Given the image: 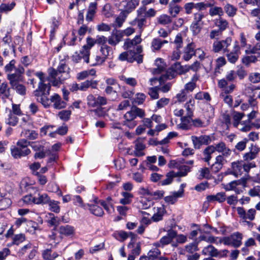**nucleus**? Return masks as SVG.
I'll use <instances>...</instances> for the list:
<instances>
[{
  "instance_id": "obj_1",
  "label": "nucleus",
  "mask_w": 260,
  "mask_h": 260,
  "mask_svg": "<svg viewBox=\"0 0 260 260\" xmlns=\"http://www.w3.org/2000/svg\"><path fill=\"white\" fill-rule=\"evenodd\" d=\"M35 75L40 79L38 88L34 92L37 101L45 108L49 107L51 103H53V106L55 109H61L65 108L67 106L66 102L62 100L59 94L54 93L50 99L47 98V95L49 94L51 85L49 83H45L47 79L45 77L44 73L38 72L36 73Z\"/></svg>"
},
{
  "instance_id": "obj_2",
  "label": "nucleus",
  "mask_w": 260,
  "mask_h": 260,
  "mask_svg": "<svg viewBox=\"0 0 260 260\" xmlns=\"http://www.w3.org/2000/svg\"><path fill=\"white\" fill-rule=\"evenodd\" d=\"M172 69L174 71L172 74H171V72L167 71L165 73V74H162L159 78H151L150 79V85H154L157 81L159 82L160 84H161L165 80L171 79L173 78L175 73L179 75H182L188 72V65L181 66L179 62H176L173 64Z\"/></svg>"
},
{
  "instance_id": "obj_3",
  "label": "nucleus",
  "mask_w": 260,
  "mask_h": 260,
  "mask_svg": "<svg viewBox=\"0 0 260 260\" xmlns=\"http://www.w3.org/2000/svg\"><path fill=\"white\" fill-rule=\"evenodd\" d=\"M145 115V111L143 109L137 107H133L130 111H127L124 115L123 124L129 128H133L137 124V122L135 120L137 117L142 118L144 117Z\"/></svg>"
},
{
  "instance_id": "obj_4",
  "label": "nucleus",
  "mask_w": 260,
  "mask_h": 260,
  "mask_svg": "<svg viewBox=\"0 0 260 260\" xmlns=\"http://www.w3.org/2000/svg\"><path fill=\"white\" fill-rule=\"evenodd\" d=\"M194 103V100L190 99L189 100L184 104V107L186 109V113L185 116L181 118L180 123L177 125L178 128L181 129H188L189 128Z\"/></svg>"
},
{
  "instance_id": "obj_5",
  "label": "nucleus",
  "mask_w": 260,
  "mask_h": 260,
  "mask_svg": "<svg viewBox=\"0 0 260 260\" xmlns=\"http://www.w3.org/2000/svg\"><path fill=\"white\" fill-rule=\"evenodd\" d=\"M86 100L87 104L89 107H99L93 111L98 116H102L103 115V108L101 107L107 105L108 103L107 98L101 95L96 98L90 94L87 96Z\"/></svg>"
},
{
  "instance_id": "obj_6",
  "label": "nucleus",
  "mask_w": 260,
  "mask_h": 260,
  "mask_svg": "<svg viewBox=\"0 0 260 260\" xmlns=\"http://www.w3.org/2000/svg\"><path fill=\"white\" fill-rule=\"evenodd\" d=\"M246 178H243L240 180L232 181L225 185L224 188L225 190H234L236 193H242L246 187Z\"/></svg>"
},
{
  "instance_id": "obj_7",
  "label": "nucleus",
  "mask_w": 260,
  "mask_h": 260,
  "mask_svg": "<svg viewBox=\"0 0 260 260\" xmlns=\"http://www.w3.org/2000/svg\"><path fill=\"white\" fill-rule=\"evenodd\" d=\"M49 75L53 78L60 75L62 76L61 79L66 80L70 77L69 68L64 63H60L58 67L57 70L50 68L48 70Z\"/></svg>"
},
{
  "instance_id": "obj_8",
  "label": "nucleus",
  "mask_w": 260,
  "mask_h": 260,
  "mask_svg": "<svg viewBox=\"0 0 260 260\" xmlns=\"http://www.w3.org/2000/svg\"><path fill=\"white\" fill-rule=\"evenodd\" d=\"M232 39L230 38L225 40L216 41L213 44V51L214 52H218L223 50L224 52H229L228 47L230 46Z\"/></svg>"
},
{
  "instance_id": "obj_9",
  "label": "nucleus",
  "mask_w": 260,
  "mask_h": 260,
  "mask_svg": "<svg viewBox=\"0 0 260 260\" xmlns=\"http://www.w3.org/2000/svg\"><path fill=\"white\" fill-rule=\"evenodd\" d=\"M180 161L177 160H171L169 163V167L170 168L179 169V171L176 172L178 174L177 177L185 176L190 171V167L186 165H180Z\"/></svg>"
},
{
  "instance_id": "obj_10",
  "label": "nucleus",
  "mask_w": 260,
  "mask_h": 260,
  "mask_svg": "<svg viewBox=\"0 0 260 260\" xmlns=\"http://www.w3.org/2000/svg\"><path fill=\"white\" fill-rule=\"evenodd\" d=\"M95 44V39L90 37L86 39V44L82 47L81 50V53L83 55L84 58V61L89 62V56L90 49Z\"/></svg>"
},
{
  "instance_id": "obj_11",
  "label": "nucleus",
  "mask_w": 260,
  "mask_h": 260,
  "mask_svg": "<svg viewBox=\"0 0 260 260\" xmlns=\"http://www.w3.org/2000/svg\"><path fill=\"white\" fill-rule=\"evenodd\" d=\"M9 194L8 191L6 190L3 187H0V210L7 208L11 204Z\"/></svg>"
},
{
  "instance_id": "obj_12",
  "label": "nucleus",
  "mask_w": 260,
  "mask_h": 260,
  "mask_svg": "<svg viewBox=\"0 0 260 260\" xmlns=\"http://www.w3.org/2000/svg\"><path fill=\"white\" fill-rule=\"evenodd\" d=\"M236 210L240 217L243 219L253 220L255 218L256 211L254 209H250L247 212H245L243 208L240 207H237Z\"/></svg>"
},
{
  "instance_id": "obj_13",
  "label": "nucleus",
  "mask_w": 260,
  "mask_h": 260,
  "mask_svg": "<svg viewBox=\"0 0 260 260\" xmlns=\"http://www.w3.org/2000/svg\"><path fill=\"white\" fill-rule=\"evenodd\" d=\"M139 0H125L121 2L123 13H129L133 11L139 5Z\"/></svg>"
},
{
  "instance_id": "obj_14",
  "label": "nucleus",
  "mask_w": 260,
  "mask_h": 260,
  "mask_svg": "<svg viewBox=\"0 0 260 260\" xmlns=\"http://www.w3.org/2000/svg\"><path fill=\"white\" fill-rule=\"evenodd\" d=\"M240 54V46L238 41H235L233 46V50L230 53L227 52L226 56L228 60L232 63H235Z\"/></svg>"
},
{
  "instance_id": "obj_15",
  "label": "nucleus",
  "mask_w": 260,
  "mask_h": 260,
  "mask_svg": "<svg viewBox=\"0 0 260 260\" xmlns=\"http://www.w3.org/2000/svg\"><path fill=\"white\" fill-rule=\"evenodd\" d=\"M145 11L146 8L145 7H141L138 9L137 10L138 16L135 19V22L137 23L139 28L140 29L141 32L143 30V27L145 25L146 23V17L143 15Z\"/></svg>"
},
{
  "instance_id": "obj_16",
  "label": "nucleus",
  "mask_w": 260,
  "mask_h": 260,
  "mask_svg": "<svg viewBox=\"0 0 260 260\" xmlns=\"http://www.w3.org/2000/svg\"><path fill=\"white\" fill-rule=\"evenodd\" d=\"M176 236V232L173 230L169 231L167 235L162 237L159 241V243H156L154 245L156 247L159 246L160 245L162 246L168 245L170 243L173 239Z\"/></svg>"
},
{
  "instance_id": "obj_17",
  "label": "nucleus",
  "mask_w": 260,
  "mask_h": 260,
  "mask_svg": "<svg viewBox=\"0 0 260 260\" xmlns=\"http://www.w3.org/2000/svg\"><path fill=\"white\" fill-rule=\"evenodd\" d=\"M166 211L163 205H159L153 208V215L152 219L155 222L159 221L162 219V217Z\"/></svg>"
},
{
  "instance_id": "obj_18",
  "label": "nucleus",
  "mask_w": 260,
  "mask_h": 260,
  "mask_svg": "<svg viewBox=\"0 0 260 260\" xmlns=\"http://www.w3.org/2000/svg\"><path fill=\"white\" fill-rule=\"evenodd\" d=\"M122 37V32L116 30L112 32L111 35L109 37L107 41L110 45L115 46L121 41Z\"/></svg>"
},
{
  "instance_id": "obj_19",
  "label": "nucleus",
  "mask_w": 260,
  "mask_h": 260,
  "mask_svg": "<svg viewBox=\"0 0 260 260\" xmlns=\"http://www.w3.org/2000/svg\"><path fill=\"white\" fill-rule=\"evenodd\" d=\"M215 150L225 157H229L232 153L231 150L223 142H220L215 145Z\"/></svg>"
},
{
  "instance_id": "obj_20",
  "label": "nucleus",
  "mask_w": 260,
  "mask_h": 260,
  "mask_svg": "<svg viewBox=\"0 0 260 260\" xmlns=\"http://www.w3.org/2000/svg\"><path fill=\"white\" fill-rule=\"evenodd\" d=\"M34 196L35 204H45L50 201V198L46 193H42L36 191L34 193Z\"/></svg>"
},
{
  "instance_id": "obj_21",
  "label": "nucleus",
  "mask_w": 260,
  "mask_h": 260,
  "mask_svg": "<svg viewBox=\"0 0 260 260\" xmlns=\"http://www.w3.org/2000/svg\"><path fill=\"white\" fill-rule=\"evenodd\" d=\"M195 45L193 43H188L184 48L183 54V58L185 61H188L194 55Z\"/></svg>"
},
{
  "instance_id": "obj_22",
  "label": "nucleus",
  "mask_w": 260,
  "mask_h": 260,
  "mask_svg": "<svg viewBox=\"0 0 260 260\" xmlns=\"http://www.w3.org/2000/svg\"><path fill=\"white\" fill-rule=\"evenodd\" d=\"M97 3L96 2H91L89 4L88 7V10L86 15V20L91 21L92 20L97 10Z\"/></svg>"
},
{
  "instance_id": "obj_23",
  "label": "nucleus",
  "mask_w": 260,
  "mask_h": 260,
  "mask_svg": "<svg viewBox=\"0 0 260 260\" xmlns=\"http://www.w3.org/2000/svg\"><path fill=\"white\" fill-rule=\"evenodd\" d=\"M99 205H100L99 201L98 202L96 201L93 204H88V206L92 214L97 216H102L104 214V211Z\"/></svg>"
},
{
  "instance_id": "obj_24",
  "label": "nucleus",
  "mask_w": 260,
  "mask_h": 260,
  "mask_svg": "<svg viewBox=\"0 0 260 260\" xmlns=\"http://www.w3.org/2000/svg\"><path fill=\"white\" fill-rule=\"evenodd\" d=\"M7 78L9 81L11 86H15L16 84L20 83V82L23 81L22 75H18L15 73L8 74Z\"/></svg>"
},
{
  "instance_id": "obj_25",
  "label": "nucleus",
  "mask_w": 260,
  "mask_h": 260,
  "mask_svg": "<svg viewBox=\"0 0 260 260\" xmlns=\"http://www.w3.org/2000/svg\"><path fill=\"white\" fill-rule=\"evenodd\" d=\"M187 97L188 93L186 92V90H184L183 89L181 90L174 98V106H177L185 102L187 100Z\"/></svg>"
},
{
  "instance_id": "obj_26",
  "label": "nucleus",
  "mask_w": 260,
  "mask_h": 260,
  "mask_svg": "<svg viewBox=\"0 0 260 260\" xmlns=\"http://www.w3.org/2000/svg\"><path fill=\"white\" fill-rule=\"evenodd\" d=\"M243 166L241 161H236L232 164V170L231 174L236 177L241 175L242 173Z\"/></svg>"
},
{
  "instance_id": "obj_27",
  "label": "nucleus",
  "mask_w": 260,
  "mask_h": 260,
  "mask_svg": "<svg viewBox=\"0 0 260 260\" xmlns=\"http://www.w3.org/2000/svg\"><path fill=\"white\" fill-rule=\"evenodd\" d=\"M30 152L29 149H25L23 150L19 148L18 147H14L11 149V154L12 156L17 158H19L21 156H24L29 154Z\"/></svg>"
},
{
  "instance_id": "obj_28",
  "label": "nucleus",
  "mask_w": 260,
  "mask_h": 260,
  "mask_svg": "<svg viewBox=\"0 0 260 260\" xmlns=\"http://www.w3.org/2000/svg\"><path fill=\"white\" fill-rule=\"evenodd\" d=\"M207 199L210 202L217 201L219 203H222L226 200V194L224 192H218L215 195L207 196Z\"/></svg>"
},
{
  "instance_id": "obj_29",
  "label": "nucleus",
  "mask_w": 260,
  "mask_h": 260,
  "mask_svg": "<svg viewBox=\"0 0 260 260\" xmlns=\"http://www.w3.org/2000/svg\"><path fill=\"white\" fill-rule=\"evenodd\" d=\"M145 145L141 140H137L135 142L134 154L136 156H141L144 155L143 150L145 149Z\"/></svg>"
},
{
  "instance_id": "obj_30",
  "label": "nucleus",
  "mask_w": 260,
  "mask_h": 260,
  "mask_svg": "<svg viewBox=\"0 0 260 260\" xmlns=\"http://www.w3.org/2000/svg\"><path fill=\"white\" fill-rule=\"evenodd\" d=\"M59 232L61 235H63L66 236H70L74 234L75 229L72 226L66 225L59 228Z\"/></svg>"
},
{
  "instance_id": "obj_31",
  "label": "nucleus",
  "mask_w": 260,
  "mask_h": 260,
  "mask_svg": "<svg viewBox=\"0 0 260 260\" xmlns=\"http://www.w3.org/2000/svg\"><path fill=\"white\" fill-rule=\"evenodd\" d=\"M122 198L120 199L119 203L122 205H128L132 202L133 194L129 192L122 191L121 193Z\"/></svg>"
},
{
  "instance_id": "obj_32",
  "label": "nucleus",
  "mask_w": 260,
  "mask_h": 260,
  "mask_svg": "<svg viewBox=\"0 0 260 260\" xmlns=\"http://www.w3.org/2000/svg\"><path fill=\"white\" fill-rule=\"evenodd\" d=\"M59 256L56 252H53L50 249L43 251L42 256L44 260H55Z\"/></svg>"
},
{
  "instance_id": "obj_33",
  "label": "nucleus",
  "mask_w": 260,
  "mask_h": 260,
  "mask_svg": "<svg viewBox=\"0 0 260 260\" xmlns=\"http://www.w3.org/2000/svg\"><path fill=\"white\" fill-rule=\"evenodd\" d=\"M156 68L154 69L153 74H161L165 72L166 69V64L161 58H157L155 60V62Z\"/></svg>"
},
{
  "instance_id": "obj_34",
  "label": "nucleus",
  "mask_w": 260,
  "mask_h": 260,
  "mask_svg": "<svg viewBox=\"0 0 260 260\" xmlns=\"http://www.w3.org/2000/svg\"><path fill=\"white\" fill-rule=\"evenodd\" d=\"M141 39L140 36H137L133 40H127L125 41L124 44V48L126 49H131L132 48H134L137 44L140 43Z\"/></svg>"
},
{
  "instance_id": "obj_35",
  "label": "nucleus",
  "mask_w": 260,
  "mask_h": 260,
  "mask_svg": "<svg viewBox=\"0 0 260 260\" xmlns=\"http://www.w3.org/2000/svg\"><path fill=\"white\" fill-rule=\"evenodd\" d=\"M182 8L173 3H170L169 5L168 12L173 17H176L180 13Z\"/></svg>"
},
{
  "instance_id": "obj_36",
  "label": "nucleus",
  "mask_w": 260,
  "mask_h": 260,
  "mask_svg": "<svg viewBox=\"0 0 260 260\" xmlns=\"http://www.w3.org/2000/svg\"><path fill=\"white\" fill-rule=\"evenodd\" d=\"M10 96V88L8 84L3 82L0 84V97L4 100L8 99Z\"/></svg>"
},
{
  "instance_id": "obj_37",
  "label": "nucleus",
  "mask_w": 260,
  "mask_h": 260,
  "mask_svg": "<svg viewBox=\"0 0 260 260\" xmlns=\"http://www.w3.org/2000/svg\"><path fill=\"white\" fill-rule=\"evenodd\" d=\"M182 192H174L172 195L166 197L164 200L169 204H173L177 201L178 198L182 196Z\"/></svg>"
},
{
  "instance_id": "obj_38",
  "label": "nucleus",
  "mask_w": 260,
  "mask_h": 260,
  "mask_svg": "<svg viewBox=\"0 0 260 260\" xmlns=\"http://www.w3.org/2000/svg\"><path fill=\"white\" fill-rule=\"evenodd\" d=\"M203 110L204 111L205 119H209L210 121V119L214 116V109L213 107L210 104L206 103Z\"/></svg>"
},
{
  "instance_id": "obj_39",
  "label": "nucleus",
  "mask_w": 260,
  "mask_h": 260,
  "mask_svg": "<svg viewBox=\"0 0 260 260\" xmlns=\"http://www.w3.org/2000/svg\"><path fill=\"white\" fill-rule=\"evenodd\" d=\"M215 151V146L211 145L207 147L204 151V160L209 163V160L211 158V154Z\"/></svg>"
},
{
  "instance_id": "obj_40",
  "label": "nucleus",
  "mask_w": 260,
  "mask_h": 260,
  "mask_svg": "<svg viewBox=\"0 0 260 260\" xmlns=\"http://www.w3.org/2000/svg\"><path fill=\"white\" fill-rule=\"evenodd\" d=\"M105 60V59L102 56H100L96 55L91 56L90 59H89V62L88 63H89L92 66H95L102 64Z\"/></svg>"
},
{
  "instance_id": "obj_41",
  "label": "nucleus",
  "mask_w": 260,
  "mask_h": 260,
  "mask_svg": "<svg viewBox=\"0 0 260 260\" xmlns=\"http://www.w3.org/2000/svg\"><path fill=\"white\" fill-rule=\"evenodd\" d=\"M44 76L45 78L47 79V81L45 82L46 83H50V81L52 82V85L54 86L58 87L60 86V85L61 84L62 82L64 80L61 79L62 76L58 75L55 78H53L52 77H51L49 75V77H46L45 76V74H44ZM50 85V84H49Z\"/></svg>"
},
{
  "instance_id": "obj_42",
  "label": "nucleus",
  "mask_w": 260,
  "mask_h": 260,
  "mask_svg": "<svg viewBox=\"0 0 260 260\" xmlns=\"http://www.w3.org/2000/svg\"><path fill=\"white\" fill-rule=\"evenodd\" d=\"M203 254L205 255H210L216 256L218 255V251L212 245H208L205 247L202 250Z\"/></svg>"
},
{
  "instance_id": "obj_43",
  "label": "nucleus",
  "mask_w": 260,
  "mask_h": 260,
  "mask_svg": "<svg viewBox=\"0 0 260 260\" xmlns=\"http://www.w3.org/2000/svg\"><path fill=\"white\" fill-rule=\"evenodd\" d=\"M18 121L17 115L11 112H9L7 118H6V123L11 126H15Z\"/></svg>"
},
{
  "instance_id": "obj_44",
  "label": "nucleus",
  "mask_w": 260,
  "mask_h": 260,
  "mask_svg": "<svg viewBox=\"0 0 260 260\" xmlns=\"http://www.w3.org/2000/svg\"><path fill=\"white\" fill-rule=\"evenodd\" d=\"M168 41L167 40H161L158 38L154 39L151 43V46L153 50H159L164 44H167Z\"/></svg>"
},
{
  "instance_id": "obj_45",
  "label": "nucleus",
  "mask_w": 260,
  "mask_h": 260,
  "mask_svg": "<svg viewBox=\"0 0 260 260\" xmlns=\"http://www.w3.org/2000/svg\"><path fill=\"white\" fill-rule=\"evenodd\" d=\"M142 51V48L140 46L137 47V52H135L134 50H132V53L131 58H133V61L136 60L138 63L142 62L143 57L142 55H140V53Z\"/></svg>"
},
{
  "instance_id": "obj_46",
  "label": "nucleus",
  "mask_w": 260,
  "mask_h": 260,
  "mask_svg": "<svg viewBox=\"0 0 260 260\" xmlns=\"http://www.w3.org/2000/svg\"><path fill=\"white\" fill-rule=\"evenodd\" d=\"M46 221L50 226H56L59 224V220L54 215L51 213H48L46 215Z\"/></svg>"
},
{
  "instance_id": "obj_47",
  "label": "nucleus",
  "mask_w": 260,
  "mask_h": 260,
  "mask_svg": "<svg viewBox=\"0 0 260 260\" xmlns=\"http://www.w3.org/2000/svg\"><path fill=\"white\" fill-rule=\"evenodd\" d=\"M100 52L105 60L113 53L112 48L107 45L101 46Z\"/></svg>"
},
{
  "instance_id": "obj_48",
  "label": "nucleus",
  "mask_w": 260,
  "mask_h": 260,
  "mask_svg": "<svg viewBox=\"0 0 260 260\" xmlns=\"http://www.w3.org/2000/svg\"><path fill=\"white\" fill-rule=\"evenodd\" d=\"M242 234L239 233H235L232 235V241L233 246L236 247H239L241 245Z\"/></svg>"
},
{
  "instance_id": "obj_49",
  "label": "nucleus",
  "mask_w": 260,
  "mask_h": 260,
  "mask_svg": "<svg viewBox=\"0 0 260 260\" xmlns=\"http://www.w3.org/2000/svg\"><path fill=\"white\" fill-rule=\"evenodd\" d=\"M96 74V71L94 69H92L89 70H86L79 73L77 74V78L79 80H83L88 76H94Z\"/></svg>"
},
{
  "instance_id": "obj_50",
  "label": "nucleus",
  "mask_w": 260,
  "mask_h": 260,
  "mask_svg": "<svg viewBox=\"0 0 260 260\" xmlns=\"http://www.w3.org/2000/svg\"><path fill=\"white\" fill-rule=\"evenodd\" d=\"M215 25L219 28V30L221 31L225 30L228 26V21L222 18L221 17L219 19L216 20L215 22Z\"/></svg>"
},
{
  "instance_id": "obj_51",
  "label": "nucleus",
  "mask_w": 260,
  "mask_h": 260,
  "mask_svg": "<svg viewBox=\"0 0 260 260\" xmlns=\"http://www.w3.org/2000/svg\"><path fill=\"white\" fill-rule=\"evenodd\" d=\"M21 136L26 137L30 140H35L38 138V133L35 131L24 129L21 132Z\"/></svg>"
},
{
  "instance_id": "obj_52",
  "label": "nucleus",
  "mask_w": 260,
  "mask_h": 260,
  "mask_svg": "<svg viewBox=\"0 0 260 260\" xmlns=\"http://www.w3.org/2000/svg\"><path fill=\"white\" fill-rule=\"evenodd\" d=\"M177 173H176L174 171H172L168 173L167 174V178L166 179L162 180L161 182V185H167L171 183L173 178L177 177Z\"/></svg>"
},
{
  "instance_id": "obj_53",
  "label": "nucleus",
  "mask_w": 260,
  "mask_h": 260,
  "mask_svg": "<svg viewBox=\"0 0 260 260\" xmlns=\"http://www.w3.org/2000/svg\"><path fill=\"white\" fill-rule=\"evenodd\" d=\"M132 50L129 49L128 51L124 52L120 54L118 58L121 61L128 60L129 62H133V59L131 58Z\"/></svg>"
},
{
  "instance_id": "obj_54",
  "label": "nucleus",
  "mask_w": 260,
  "mask_h": 260,
  "mask_svg": "<svg viewBox=\"0 0 260 260\" xmlns=\"http://www.w3.org/2000/svg\"><path fill=\"white\" fill-rule=\"evenodd\" d=\"M194 126L197 127H204L209 124L210 121L206 119V120H202L200 118H196L191 120Z\"/></svg>"
},
{
  "instance_id": "obj_55",
  "label": "nucleus",
  "mask_w": 260,
  "mask_h": 260,
  "mask_svg": "<svg viewBox=\"0 0 260 260\" xmlns=\"http://www.w3.org/2000/svg\"><path fill=\"white\" fill-rule=\"evenodd\" d=\"M249 81L253 84H257L260 82V73L252 72L248 76Z\"/></svg>"
},
{
  "instance_id": "obj_56",
  "label": "nucleus",
  "mask_w": 260,
  "mask_h": 260,
  "mask_svg": "<svg viewBox=\"0 0 260 260\" xmlns=\"http://www.w3.org/2000/svg\"><path fill=\"white\" fill-rule=\"evenodd\" d=\"M224 10L229 16L233 17L236 15L237 9L233 5L228 4L224 7Z\"/></svg>"
},
{
  "instance_id": "obj_57",
  "label": "nucleus",
  "mask_w": 260,
  "mask_h": 260,
  "mask_svg": "<svg viewBox=\"0 0 260 260\" xmlns=\"http://www.w3.org/2000/svg\"><path fill=\"white\" fill-rule=\"evenodd\" d=\"M21 201L23 205L35 204V196L31 194H27L22 198Z\"/></svg>"
},
{
  "instance_id": "obj_58",
  "label": "nucleus",
  "mask_w": 260,
  "mask_h": 260,
  "mask_svg": "<svg viewBox=\"0 0 260 260\" xmlns=\"http://www.w3.org/2000/svg\"><path fill=\"white\" fill-rule=\"evenodd\" d=\"M119 78L121 81H123L126 84L131 86H135L137 84V81L134 78H126L124 76L122 75L119 77Z\"/></svg>"
},
{
  "instance_id": "obj_59",
  "label": "nucleus",
  "mask_w": 260,
  "mask_h": 260,
  "mask_svg": "<svg viewBox=\"0 0 260 260\" xmlns=\"http://www.w3.org/2000/svg\"><path fill=\"white\" fill-rule=\"evenodd\" d=\"M47 204H49L50 209L52 212L59 213L60 211V207L59 206V202L54 200H50Z\"/></svg>"
},
{
  "instance_id": "obj_60",
  "label": "nucleus",
  "mask_w": 260,
  "mask_h": 260,
  "mask_svg": "<svg viewBox=\"0 0 260 260\" xmlns=\"http://www.w3.org/2000/svg\"><path fill=\"white\" fill-rule=\"evenodd\" d=\"M257 153L254 151H250L245 153L243 158L245 162H251V161L255 159L257 156Z\"/></svg>"
},
{
  "instance_id": "obj_61",
  "label": "nucleus",
  "mask_w": 260,
  "mask_h": 260,
  "mask_svg": "<svg viewBox=\"0 0 260 260\" xmlns=\"http://www.w3.org/2000/svg\"><path fill=\"white\" fill-rule=\"evenodd\" d=\"M99 203L104 208L108 213L112 214L114 212L113 204H107L104 201L102 200L99 201Z\"/></svg>"
},
{
  "instance_id": "obj_62",
  "label": "nucleus",
  "mask_w": 260,
  "mask_h": 260,
  "mask_svg": "<svg viewBox=\"0 0 260 260\" xmlns=\"http://www.w3.org/2000/svg\"><path fill=\"white\" fill-rule=\"evenodd\" d=\"M223 14V11L221 8L218 7H212L209 10V14L211 16L218 15L220 17Z\"/></svg>"
},
{
  "instance_id": "obj_63",
  "label": "nucleus",
  "mask_w": 260,
  "mask_h": 260,
  "mask_svg": "<svg viewBox=\"0 0 260 260\" xmlns=\"http://www.w3.org/2000/svg\"><path fill=\"white\" fill-rule=\"evenodd\" d=\"M257 57L254 55L245 56L242 58V62L246 66H249L251 63L257 61Z\"/></svg>"
},
{
  "instance_id": "obj_64",
  "label": "nucleus",
  "mask_w": 260,
  "mask_h": 260,
  "mask_svg": "<svg viewBox=\"0 0 260 260\" xmlns=\"http://www.w3.org/2000/svg\"><path fill=\"white\" fill-rule=\"evenodd\" d=\"M71 114V111L69 110H62L59 112L58 116L62 120L67 121L70 117Z\"/></svg>"
}]
</instances>
